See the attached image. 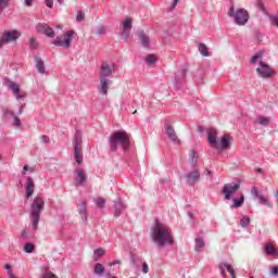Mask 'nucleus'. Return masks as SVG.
<instances>
[{"instance_id":"79ce46f5","label":"nucleus","mask_w":278,"mask_h":278,"mask_svg":"<svg viewBox=\"0 0 278 278\" xmlns=\"http://www.w3.org/2000/svg\"><path fill=\"white\" fill-rule=\"evenodd\" d=\"M84 18H86V14H84L83 11H78L77 16H76V21L78 23H81V21H84Z\"/></svg>"},{"instance_id":"de8ad7c7","label":"nucleus","mask_w":278,"mask_h":278,"mask_svg":"<svg viewBox=\"0 0 278 278\" xmlns=\"http://www.w3.org/2000/svg\"><path fill=\"white\" fill-rule=\"evenodd\" d=\"M252 194H254V197L256 199H258L262 194H260V191L256 189V187L252 188Z\"/></svg>"},{"instance_id":"c9c22d12","label":"nucleus","mask_w":278,"mask_h":278,"mask_svg":"<svg viewBox=\"0 0 278 278\" xmlns=\"http://www.w3.org/2000/svg\"><path fill=\"white\" fill-rule=\"evenodd\" d=\"M97 36H105L108 34V28L105 26H100L96 30Z\"/></svg>"},{"instance_id":"603ef678","label":"nucleus","mask_w":278,"mask_h":278,"mask_svg":"<svg viewBox=\"0 0 278 278\" xmlns=\"http://www.w3.org/2000/svg\"><path fill=\"white\" fill-rule=\"evenodd\" d=\"M142 273H144L147 275V273H149V265H147V263L142 264Z\"/></svg>"},{"instance_id":"b1692460","label":"nucleus","mask_w":278,"mask_h":278,"mask_svg":"<svg viewBox=\"0 0 278 278\" xmlns=\"http://www.w3.org/2000/svg\"><path fill=\"white\" fill-rule=\"evenodd\" d=\"M35 63L38 73L45 75V62H42V59L40 56H35Z\"/></svg>"},{"instance_id":"1a4fd4ad","label":"nucleus","mask_w":278,"mask_h":278,"mask_svg":"<svg viewBox=\"0 0 278 278\" xmlns=\"http://www.w3.org/2000/svg\"><path fill=\"white\" fill-rule=\"evenodd\" d=\"M240 190V184H226L223 187V194L225 195L226 201H231V194H236Z\"/></svg>"},{"instance_id":"13d9d810","label":"nucleus","mask_w":278,"mask_h":278,"mask_svg":"<svg viewBox=\"0 0 278 278\" xmlns=\"http://www.w3.org/2000/svg\"><path fill=\"white\" fill-rule=\"evenodd\" d=\"M257 7L260 8V10H262V12H264V3H262V1H257Z\"/></svg>"},{"instance_id":"7ed1b4c3","label":"nucleus","mask_w":278,"mask_h":278,"mask_svg":"<svg viewBox=\"0 0 278 278\" xmlns=\"http://www.w3.org/2000/svg\"><path fill=\"white\" fill-rule=\"evenodd\" d=\"M42 207H45V199L39 195L35 197L30 205V218L33 223V229H38V223H40V214H42Z\"/></svg>"},{"instance_id":"20e7f679","label":"nucleus","mask_w":278,"mask_h":278,"mask_svg":"<svg viewBox=\"0 0 278 278\" xmlns=\"http://www.w3.org/2000/svg\"><path fill=\"white\" fill-rule=\"evenodd\" d=\"M84 140L81 137V130H77L74 140H73V149H74V160L78 165L84 164V149H81Z\"/></svg>"},{"instance_id":"dca6fc26","label":"nucleus","mask_w":278,"mask_h":278,"mask_svg":"<svg viewBox=\"0 0 278 278\" xmlns=\"http://www.w3.org/2000/svg\"><path fill=\"white\" fill-rule=\"evenodd\" d=\"M34 188H35V185H34V179H31V177H27L26 178V184H25V190H26V199H30L31 195L34 194Z\"/></svg>"},{"instance_id":"a878e982","label":"nucleus","mask_w":278,"mask_h":278,"mask_svg":"<svg viewBox=\"0 0 278 278\" xmlns=\"http://www.w3.org/2000/svg\"><path fill=\"white\" fill-rule=\"evenodd\" d=\"M198 49L201 55H203L204 58H207L210 55V51L207 50V46H205V43L200 42Z\"/></svg>"},{"instance_id":"2eb2a0df","label":"nucleus","mask_w":278,"mask_h":278,"mask_svg":"<svg viewBox=\"0 0 278 278\" xmlns=\"http://www.w3.org/2000/svg\"><path fill=\"white\" fill-rule=\"evenodd\" d=\"M165 131L172 142H179V137H177V132H175V129H173V126H170L168 122H165Z\"/></svg>"},{"instance_id":"aec40b11","label":"nucleus","mask_w":278,"mask_h":278,"mask_svg":"<svg viewBox=\"0 0 278 278\" xmlns=\"http://www.w3.org/2000/svg\"><path fill=\"white\" fill-rule=\"evenodd\" d=\"M231 144V137L229 135H224L220 139V144H218L219 151H225V149H229Z\"/></svg>"},{"instance_id":"0e129e2a","label":"nucleus","mask_w":278,"mask_h":278,"mask_svg":"<svg viewBox=\"0 0 278 278\" xmlns=\"http://www.w3.org/2000/svg\"><path fill=\"white\" fill-rule=\"evenodd\" d=\"M204 175H212V170L205 169Z\"/></svg>"},{"instance_id":"0eeeda50","label":"nucleus","mask_w":278,"mask_h":278,"mask_svg":"<svg viewBox=\"0 0 278 278\" xmlns=\"http://www.w3.org/2000/svg\"><path fill=\"white\" fill-rule=\"evenodd\" d=\"M257 74L260 77H263V79H270V77H275L277 73L270 65L264 63V61H260V66L256 68Z\"/></svg>"},{"instance_id":"39448f33","label":"nucleus","mask_w":278,"mask_h":278,"mask_svg":"<svg viewBox=\"0 0 278 278\" xmlns=\"http://www.w3.org/2000/svg\"><path fill=\"white\" fill-rule=\"evenodd\" d=\"M228 16H233L237 25H247V23H249V12L244 9H238L235 12L233 5H231L228 11Z\"/></svg>"},{"instance_id":"338daca9","label":"nucleus","mask_w":278,"mask_h":278,"mask_svg":"<svg viewBox=\"0 0 278 278\" xmlns=\"http://www.w3.org/2000/svg\"><path fill=\"white\" fill-rule=\"evenodd\" d=\"M58 2L62 5V3H64V0H58Z\"/></svg>"},{"instance_id":"ddd939ff","label":"nucleus","mask_w":278,"mask_h":278,"mask_svg":"<svg viewBox=\"0 0 278 278\" xmlns=\"http://www.w3.org/2000/svg\"><path fill=\"white\" fill-rule=\"evenodd\" d=\"M218 268L220 270V275L224 278H227V273H225V270H227L230 275L231 278H236V270L233 269V267L227 263H220L218 265Z\"/></svg>"},{"instance_id":"6e6d98bb","label":"nucleus","mask_w":278,"mask_h":278,"mask_svg":"<svg viewBox=\"0 0 278 278\" xmlns=\"http://www.w3.org/2000/svg\"><path fill=\"white\" fill-rule=\"evenodd\" d=\"M47 8H53V0H46Z\"/></svg>"},{"instance_id":"7c9ffc66","label":"nucleus","mask_w":278,"mask_h":278,"mask_svg":"<svg viewBox=\"0 0 278 278\" xmlns=\"http://www.w3.org/2000/svg\"><path fill=\"white\" fill-rule=\"evenodd\" d=\"M24 251H25V253H34V251H36V245L30 242L25 243Z\"/></svg>"},{"instance_id":"4c0bfd02","label":"nucleus","mask_w":278,"mask_h":278,"mask_svg":"<svg viewBox=\"0 0 278 278\" xmlns=\"http://www.w3.org/2000/svg\"><path fill=\"white\" fill-rule=\"evenodd\" d=\"M10 89L12 90V92L20 93L21 92V87L16 84V83H11L10 84Z\"/></svg>"},{"instance_id":"09e8293b","label":"nucleus","mask_w":278,"mask_h":278,"mask_svg":"<svg viewBox=\"0 0 278 278\" xmlns=\"http://www.w3.org/2000/svg\"><path fill=\"white\" fill-rule=\"evenodd\" d=\"M29 170L30 173H34V167H28L27 165H25L23 167V172H22V175H25V173Z\"/></svg>"},{"instance_id":"3c124183","label":"nucleus","mask_w":278,"mask_h":278,"mask_svg":"<svg viewBox=\"0 0 278 278\" xmlns=\"http://www.w3.org/2000/svg\"><path fill=\"white\" fill-rule=\"evenodd\" d=\"M177 3H179V0H174V1H173L172 7L168 9L169 12H173V10H174L175 8H177Z\"/></svg>"},{"instance_id":"f704fd0d","label":"nucleus","mask_w":278,"mask_h":278,"mask_svg":"<svg viewBox=\"0 0 278 278\" xmlns=\"http://www.w3.org/2000/svg\"><path fill=\"white\" fill-rule=\"evenodd\" d=\"M250 223H251V218H249V216H243L240 220V226L249 227Z\"/></svg>"},{"instance_id":"49530a36","label":"nucleus","mask_w":278,"mask_h":278,"mask_svg":"<svg viewBox=\"0 0 278 278\" xmlns=\"http://www.w3.org/2000/svg\"><path fill=\"white\" fill-rule=\"evenodd\" d=\"M40 138H41V142H43L45 144H49L51 142V140L49 139V136L42 135Z\"/></svg>"},{"instance_id":"4468645a","label":"nucleus","mask_w":278,"mask_h":278,"mask_svg":"<svg viewBox=\"0 0 278 278\" xmlns=\"http://www.w3.org/2000/svg\"><path fill=\"white\" fill-rule=\"evenodd\" d=\"M127 206H125V204H123V201H121V198H117L114 201V216L115 218H118V216H121V214H123V212H125Z\"/></svg>"},{"instance_id":"c756f323","label":"nucleus","mask_w":278,"mask_h":278,"mask_svg":"<svg viewBox=\"0 0 278 278\" xmlns=\"http://www.w3.org/2000/svg\"><path fill=\"white\" fill-rule=\"evenodd\" d=\"M235 205H231V210H236L238 207H242V203H244V197H241L240 199H233L232 200Z\"/></svg>"},{"instance_id":"72a5a7b5","label":"nucleus","mask_w":278,"mask_h":278,"mask_svg":"<svg viewBox=\"0 0 278 278\" xmlns=\"http://www.w3.org/2000/svg\"><path fill=\"white\" fill-rule=\"evenodd\" d=\"M146 62L151 65V64H155V62H157V58L154 54H149L146 58Z\"/></svg>"},{"instance_id":"cd10ccee","label":"nucleus","mask_w":278,"mask_h":278,"mask_svg":"<svg viewBox=\"0 0 278 278\" xmlns=\"http://www.w3.org/2000/svg\"><path fill=\"white\" fill-rule=\"evenodd\" d=\"M139 39H140L142 47H149V45H150L149 36H147L144 34V31L139 33Z\"/></svg>"},{"instance_id":"864d4df0","label":"nucleus","mask_w":278,"mask_h":278,"mask_svg":"<svg viewBox=\"0 0 278 278\" xmlns=\"http://www.w3.org/2000/svg\"><path fill=\"white\" fill-rule=\"evenodd\" d=\"M271 275H274V277H278V267L277 266L271 268Z\"/></svg>"},{"instance_id":"6e6552de","label":"nucleus","mask_w":278,"mask_h":278,"mask_svg":"<svg viewBox=\"0 0 278 278\" xmlns=\"http://www.w3.org/2000/svg\"><path fill=\"white\" fill-rule=\"evenodd\" d=\"M18 38H21V33L18 30L4 31L0 39V47L2 45H8V42H16Z\"/></svg>"},{"instance_id":"f03ea898","label":"nucleus","mask_w":278,"mask_h":278,"mask_svg":"<svg viewBox=\"0 0 278 278\" xmlns=\"http://www.w3.org/2000/svg\"><path fill=\"white\" fill-rule=\"evenodd\" d=\"M109 147L112 153L118 151L121 147L124 151H129L131 147V135L127 134L125 130H117L109 137Z\"/></svg>"},{"instance_id":"8fccbe9b","label":"nucleus","mask_w":278,"mask_h":278,"mask_svg":"<svg viewBox=\"0 0 278 278\" xmlns=\"http://www.w3.org/2000/svg\"><path fill=\"white\" fill-rule=\"evenodd\" d=\"M15 96H16V99L18 100V99H25V97H27V93H25V92H18V93H15Z\"/></svg>"},{"instance_id":"423d86ee","label":"nucleus","mask_w":278,"mask_h":278,"mask_svg":"<svg viewBox=\"0 0 278 278\" xmlns=\"http://www.w3.org/2000/svg\"><path fill=\"white\" fill-rule=\"evenodd\" d=\"M73 36H75V30H67L65 34L55 38L53 41L54 47H65L68 49L73 42Z\"/></svg>"},{"instance_id":"ea45409f","label":"nucleus","mask_w":278,"mask_h":278,"mask_svg":"<svg viewBox=\"0 0 278 278\" xmlns=\"http://www.w3.org/2000/svg\"><path fill=\"white\" fill-rule=\"evenodd\" d=\"M96 203H97V207H100V210H103V207H105V199L103 198H98Z\"/></svg>"},{"instance_id":"473e14b6","label":"nucleus","mask_w":278,"mask_h":278,"mask_svg":"<svg viewBox=\"0 0 278 278\" xmlns=\"http://www.w3.org/2000/svg\"><path fill=\"white\" fill-rule=\"evenodd\" d=\"M258 201L262 203V205H266L267 207H273V204L268 202V199H266L264 195H258Z\"/></svg>"},{"instance_id":"774afa93","label":"nucleus","mask_w":278,"mask_h":278,"mask_svg":"<svg viewBox=\"0 0 278 278\" xmlns=\"http://www.w3.org/2000/svg\"><path fill=\"white\" fill-rule=\"evenodd\" d=\"M56 29H62V25H56Z\"/></svg>"},{"instance_id":"393cba45","label":"nucleus","mask_w":278,"mask_h":278,"mask_svg":"<svg viewBox=\"0 0 278 278\" xmlns=\"http://www.w3.org/2000/svg\"><path fill=\"white\" fill-rule=\"evenodd\" d=\"M189 157H190L191 164L194 168V166H197V164L199 163V152H197V150H191Z\"/></svg>"},{"instance_id":"a18cd8bd","label":"nucleus","mask_w":278,"mask_h":278,"mask_svg":"<svg viewBox=\"0 0 278 278\" xmlns=\"http://www.w3.org/2000/svg\"><path fill=\"white\" fill-rule=\"evenodd\" d=\"M271 25L278 28V16H269Z\"/></svg>"},{"instance_id":"e433bc0d","label":"nucleus","mask_w":278,"mask_h":278,"mask_svg":"<svg viewBox=\"0 0 278 278\" xmlns=\"http://www.w3.org/2000/svg\"><path fill=\"white\" fill-rule=\"evenodd\" d=\"M257 123L260 125H264L266 127L270 123V118H268V117H258Z\"/></svg>"},{"instance_id":"c85d7f7f","label":"nucleus","mask_w":278,"mask_h":278,"mask_svg":"<svg viewBox=\"0 0 278 278\" xmlns=\"http://www.w3.org/2000/svg\"><path fill=\"white\" fill-rule=\"evenodd\" d=\"M103 255H105V250L102 248L97 249L93 253L94 262H99L100 257H103Z\"/></svg>"},{"instance_id":"4be33fe9","label":"nucleus","mask_w":278,"mask_h":278,"mask_svg":"<svg viewBox=\"0 0 278 278\" xmlns=\"http://www.w3.org/2000/svg\"><path fill=\"white\" fill-rule=\"evenodd\" d=\"M134 27V20L130 16H126L125 21L122 22L123 31H131Z\"/></svg>"},{"instance_id":"e2e57ef3","label":"nucleus","mask_w":278,"mask_h":278,"mask_svg":"<svg viewBox=\"0 0 278 278\" xmlns=\"http://www.w3.org/2000/svg\"><path fill=\"white\" fill-rule=\"evenodd\" d=\"M255 173H264V169H262V168H255Z\"/></svg>"},{"instance_id":"680f3d73","label":"nucleus","mask_w":278,"mask_h":278,"mask_svg":"<svg viewBox=\"0 0 278 278\" xmlns=\"http://www.w3.org/2000/svg\"><path fill=\"white\" fill-rule=\"evenodd\" d=\"M22 238H27V230H23Z\"/></svg>"},{"instance_id":"37998d69","label":"nucleus","mask_w":278,"mask_h":278,"mask_svg":"<svg viewBox=\"0 0 278 278\" xmlns=\"http://www.w3.org/2000/svg\"><path fill=\"white\" fill-rule=\"evenodd\" d=\"M262 59V53H257L251 59L252 64H257V61Z\"/></svg>"},{"instance_id":"f3484780","label":"nucleus","mask_w":278,"mask_h":278,"mask_svg":"<svg viewBox=\"0 0 278 278\" xmlns=\"http://www.w3.org/2000/svg\"><path fill=\"white\" fill-rule=\"evenodd\" d=\"M87 205H88V203L86 201H83L77 205L78 212H79V214L81 216V220L84 223H86V220H88V211L86 210Z\"/></svg>"},{"instance_id":"f8f14e48","label":"nucleus","mask_w":278,"mask_h":278,"mask_svg":"<svg viewBox=\"0 0 278 278\" xmlns=\"http://www.w3.org/2000/svg\"><path fill=\"white\" fill-rule=\"evenodd\" d=\"M36 29H37L38 34H45L46 36H48V38H54L55 37V31H53V28H51L47 24H38L36 26Z\"/></svg>"},{"instance_id":"412c9836","label":"nucleus","mask_w":278,"mask_h":278,"mask_svg":"<svg viewBox=\"0 0 278 278\" xmlns=\"http://www.w3.org/2000/svg\"><path fill=\"white\" fill-rule=\"evenodd\" d=\"M76 173V182L81 186V184L86 182V170H84V168L78 167L75 170Z\"/></svg>"},{"instance_id":"bf43d9fd","label":"nucleus","mask_w":278,"mask_h":278,"mask_svg":"<svg viewBox=\"0 0 278 278\" xmlns=\"http://www.w3.org/2000/svg\"><path fill=\"white\" fill-rule=\"evenodd\" d=\"M122 36H123V38H127L129 36V30H124Z\"/></svg>"},{"instance_id":"052dcab7","label":"nucleus","mask_w":278,"mask_h":278,"mask_svg":"<svg viewBox=\"0 0 278 278\" xmlns=\"http://www.w3.org/2000/svg\"><path fill=\"white\" fill-rule=\"evenodd\" d=\"M5 270H12V266L10 264L4 265Z\"/></svg>"},{"instance_id":"f257e3e1","label":"nucleus","mask_w":278,"mask_h":278,"mask_svg":"<svg viewBox=\"0 0 278 278\" xmlns=\"http://www.w3.org/2000/svg\"><path fill=\"white\" fill-rule=\"evenodd\" d=\"M152 231V240L157 244V247H166V244H173V232L170 227L166 224L155 219Z\"/></svg>"},{"instance_id":"bb28decb","label":"nucleus","mask_w":278,"mask_h":278,"mask_svg":"<svg viewBox=\"0 0 278 278\" xmlns=\"http://www.w3.org/2000/svg\"><path fill=\"white\" fill-rule=\"evenodd\" d=\"M94 275H103L105 273V267L101 263H97L93 267Z\"/></svg>"},{"instance_id":"5701e85b","label":"nucleus","mask_w":278,"mask_h":278,"mask_svg":"<svg viewBox=\"0 0 278 278\" xmlns=\"http://www.w3.org/2000/svg\"><path fill=\"white\" fill-rule=\"evenodd\" d=\"M109 86H110V79H108V78H100L99 91L102 94H108Z\"/></svg>"},{"instance_id":"9b49d317","label":"nucleus","mask_w":278,"mask_h":278,"mask_svg":"<svg viewBox=\"0 0 278 278\" xmlns=\"http://www.w3.org/2000/svg\"><path fill=\"white\" fill-rule=\"evenodd\" d=\"M216 136H218V131L216 130V128L207 129V141L212 149H219Z\"/></svg>"},{"instance_id":"58836bf2","label":"nucleus","mask_w":278,"mask_h":278,"mask_svg":"<svg viewBox=\"0 0 278 278\" xmlns=\"http://www.w3.org/2000/svg\"><path fill=\"white\" fill-rule=\"evenodd\" d=\"M10 1L12 0H0V14L10 5Z\"/></svg>"},{"instance_id":"9d476101","label":"nucleus","mask_w":278,"mask_h":278,"mask_svg":"<svg viewBox=\"0 0 278 278\" xmlns=\"http://www.w3.org/2000/svg\"><path fill=\"white\" fill-rule=\"evenodd\" d=\"M116 71V64H113L110 66L106 62H103L102 65L100 66V78L102 79H108L112 73Z\"/></svg>"},{"instance_id":"2f4dec72","label":"nucleus","mask_w":278,"mask_h":278,"mask_svg":"<svg viewBox=\"0 0 278 278\" xmlns=\"http://www.w3.org/2000/svg\"><path fill=\"white\" fill-rule=\"evenodd\" d=\"M205 247V241L202 238L195 239V251H201Z\"/></svg>"},{"instance_id":"a19ab883","label":"nucleus","mask_w":278,"mask_h":278,"mask_svg":"<svg viewBox=\"0 0 278 278\" xmlns=\"http://www.w3.org/2000/svg\"><path fill=\"white\" fill-rule=\"evenodd\" d=\"M30 49H38V42L36 41V38L31 37L29 41Z\"/></svg>"},{"instance_id":"c03bdc74","label":"nucleus","mask_w":278,"mask_h":278,"mask_svg":"<svg viewBox=\"0 0 278 278\" xmlns=\"http://www.w3.org/2000/svg\"><path fill=\"white\" fill-rule=\"evenodd\" d=\"M13 126L21 127V118H18L16 115L13 117Z\"/></svg>"},{"instance_id":"5fc2aeb1","label":"nucleus","mask_w":278,"mask_h":278,"mask_svg":"<svg viewBox=\"0 0 278 278\" xmlns=\"http://www.w3.org/2000/svg\"><path fill=\"white\" fill-rule=\"evenodd\" d=\"M4 116H12V117H14V116H15V115H14V111L7 110V111L4 112Z\"/></svg>"},{"instance_id":"6ab92c4d","label":"nucleus","mask_w":278,"mask_h":278,"mask_svg":"<svg viewBox=\"0 0 278 278\" xmlns=\"http://www.w3.org/2000/svg\"><path fill=\"white\" fill-rule=\"evenodd\" d=\"M199 179H201V174L199 173V170L190 172L187 175L189 186H194L195 181H198Z\"/></svg>"},{"instance_id":"4d7b16f0","label":"nucleus","mask_w":278,"mask_h":278,"mask_svg":"<svg viewBox=\"0 0 278 278\" xmlns=\"http://www.w3.org/2000/svg\"><path fill=\"white\" fill-rule=\"evenodd\" d=\"M34 3V0H25V5H27V8H31Z\"/></svg>"},{"instance_id":"a211bd4d","label":"nucleus","mask_w":278,"mask_h":278,"mask_svg":"<svg viewBox=\"0 0 278 278\" xmlns=\"http://www.w3.org/2000/svg\"><path fill=\"white\" fill-rule=\"evenodd\" d=\"M265 252L267 255H271V257L278 258V248H276L271 242L266 243L264 247Z\"/></svg>"},{"instance_id":"69168bd1","label":"nucleus","mask_w":278,"mask_h":278,"mask_svg":"<svg viewBox=\"0 0 278 278\" xmlns=\"http://www.w3.org/2000/svg\"><path fill=\"white\" fill-rule=\"evenodd\" d=\"M23 114V108H20L18 115Z\"/></svg>"}]
</instances>
